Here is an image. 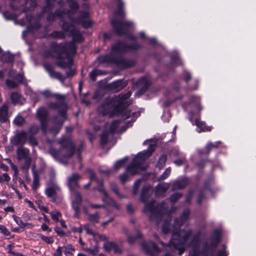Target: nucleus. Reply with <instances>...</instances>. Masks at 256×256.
I'll return each mask as SVG.
<instances>
[{
    "label": "nucleus",
    "mask_w": 256,
    "mask_h": 256,
    "mask_svg": "<svg viewBox=\"0 0 256 256\" xmlns=\"http://www.w3.org/2000/svg\"><path fill=\"white\" fill-rule=\"evenodd\" d=\"M132 92L128 91L125 94H120L114 98H107L103 103L98 107V112L102 115H107L110 114H121V118L126 120L131 118V120L126 122L125 125L120 129L122 132H125L130 126V124L134 122L137 117L136 114L133 112L131 116L130 110L123 112L131 103L128 99L131 96Z\"/></svg>",
    "instance_id": "nucleus-1"
},
{
    "label": "nucleus",
    "mask_w": 256,
    "mask_h": 256,
    "mask_svg": "<svg viewBox=\"0 0 256 256\" xmlns=\"http://www.w3.org/2000/svg\"><path fill=\"white\" fill-rule=\"evenodd\" d=\"M76 46L72 42H52L49 55L57 59L56 65L62 68H68L66 78L72 77L76 74V70L72 68L73 65L72 57L76 54Z\"/></svg>",
    "instance_id": "nucleus-2"
},
{
    "label": "nucleus",
    "mask_w": 256,
    "mask_h": 256,
    "mask_svg": "<svg viewBox=\"0 0 256 256\" xmlns=\"http://www.w3.org/2000/svg\"><path fill=\"white\" fill-rule=\"evenodd\" d=\"M142 46L137 42L132 44H128L123 41L119 40L112 46V54L100 56L97 60L100 64H112L122 68H130L134 66V60L126 58L121 56H116L114 53L121 54L129 50H138Z\"/></svg>",
    "instance_id": "nucleus-3"
},
{
    "label": "nucleus",
    "mask_w": 256,
    "mask_h": 256,
    "mask_svg": "<svg viewBox=\"0 0 256 256\" xmlns=\"http://www.w3.org/2000/svg\"><path fill=\"white\" fill-rule=\"evenodd\" d=\"M150 186L148 185L143 186L141 194L140 200L145 204L143 212L148 214L150 219L152 221H156L158 224L160 222L162 218L166 216L168 219H171L170 214L168 212V206L164 202L156 205V200H152L147 202L150 196L149 192Z\"/></svg>",
    "instance_id": "nucleus-4"
},
{
    "label": "nucleus",
    "mask_w": 256,
    "mask_h": 256,
    "mask_svg": "<svg viewBox=\"0 0 256 256\" xmlns=\"http://www.w3.org/2000/svg\"><path fill=\"white\" fill-rule=\"evenodd\" d=\"M58 144L60 146V150L51 146L48 148V153L60 163L66 164L67 162L64 158L68 159L75 154L76 145L72 139L68 137L62 136L58 140Z\"/></svg>",
    "instance_id": "nucleus-5"
},
{
    "label": "nucleus",
    "mask_w": 256,
    "mask_h": 256,
    "mask_svg": "<svg viewBox=\"0 0 256 256\" xmlns=\"http://www.w3.org/2000/svg\"><path fill=\"white\" fill-rule=\"evenodd\" d=\"M89 14L86 12H80L79 16L76 19L73 18L72 22H64L62 24V30L65 32H70L72 36V42L74 44V42H81L84 40L83 37L80 31L76 30L74 26V23L76 22L79 24H81L84 28H88L90 26L91 23L88 20Z\"/></svg>",
    "instance_id": "nucleus-6"
},
{
    "label": "nucleus",
    "mask_w": 256,
    "mask_h": 256,
    "mask_svg": "<svg viewBox=\"0 0 256 256\" xmlns=\"http://www.w3.org/2000/svg\"><path fill=\"white\" fill-rule=\"evenodd\" d=\"M118 9L114 12L116 16L120 17L114 18L111 20V24L116 34L118 36H126L128 34L130 29L132 26V22L124 19L126 14L124 10V2L122 0H116Z\"/></svg>",
    "instance_id": "nucleus-7"
},
{
    "label": "nucleus",
    "mask_w": 256,
    "mask_h": 256,
    "mask_svg": "<svg viewBox=\"0 0 256 256\" xmlns=\"http://www.w3.org/2000/svg\"><path fill=\"white\" fill-rule=\"evenodd\" d=\"M154 150V146L151 144L146 150L139 152L132 162L126 167V170L131 176L138 174L140 170H144L148 167L146 160L149 158Z\"/></svg>",
    "instance_id": "nucleus-8"
},
{
    "label": "nucleus",
    "mask_w": 256,
    "mask_h": 256,
    "mask_svg": "<svg viewBox=\"0 0 256 256\" xmlns=\"http://www.w3.org/2000/svg\"><path fill=\"white\" fill-rule=\"evenodd\" d=\"M56 0H46V5L44 6L43 12H48L46 18L47 20L50 22H52L56 20V17L59 18L62 22V24L64 22H72L73 17L70 14V10L67 8H63L62 10H57L54 13L49 12V11L52 9L54 7V2Z\"/></svg>",
    "instance_id": "nucleus-9"
},
{
    "label": "nucleus",
    "mask_w": 256,
    "mask_h": 256,
    "mask_svg": "<svg viewBox=\"0 0 256 256\" xmlns=\"http://www.w3.org/2000/svg\"><path fill=\"white\" fill-rule=\"evenodd\" d=\"M36 116L40 122V128L42 132L46 134L47 132L48 125V114L44 108H40L36 111Z\"/></svg>",
    "instance_id": "nucleus-10"
},
{
    "label": "nucleus",
    "mask_w": 256,
    "mask_h": 256,
    "mask_svg": "<svg viewBox=\"0 0 256 256\" xmlns=\"http://www.w3.org/2000/svg\"><path fill=\"white\" fill-rule=\"evenodd\" d=\"M136 85L138 90L136 94L138 96H140L146 92L150 86V82L148 78L143 77L136 82Z\"/></svg>",
    "instance_id": "nucleus-11"
},
{
    "label": "nucleus",
    "mask_w": 256,
    "mask_h": 256,
    "mask_svg": "<svg viewBox=\"0 0 256 256\" xmlns=\"http://www.w3.org/2000/svg\"><path fill=\"white\" fill-rule=\"evenodd\" d=\"M74 196V200L72 202V208L74 211V216L78 218L80 212V206L82 202V197L78 191L71 192Z\"/></svg>",
    "instance_id": "nucleus-12"
},
{
    "label": "nucleus",
    "mask_w": 256,
    "mask_h": 256,
    "mask_svg": "<svg viewBox=\"0 0 256 256\" xmlns=\"http://www.w3.org/2000/svg\"><path fill=\"white\" fill-rule=\"evenodd\" d=\"M28 134V133L24 130L18 132L11 140L12 144L15 146H22L27 141Z\"/></svg>",
    "instance_id": "nucleus-13"
},
{
    "label": "nucleus",
    "mask_w": 256,
    "mask_h": 256,
    "mask_svg": "<svg viewBox=\"0 0 256 256\" xmlns=\"http://www.w3.org/2000/svg\"><path fill=\"white\" fill-rule=\"evenodd\" d=\"M80 178V175L78 174H73L68 178L67 185L70 192L76 191L80 188L78 182Z\"/></svg>",
    "instance_id": "nucleus-14"
},
{
    "label": "nucleus",
    "mask_w": 256,
    "mask_h": 256,
    "mask_svg": "<svg viewBox=\"0 0 256 256\" xmlns=\"http://www.w3.org/2000/svg\"><path fill=\"white\" fill-rule=\"evenodd\" d=\"M44 68L46 71L48 73L50 78H56L62 83L64 82L65 78L62 76L61 73L56 72L54 67L52 64L45 63L44 64Z\"/></svg>",
    "instance_id": "nucleus-15"
},
{
    "label": "nucleus",
    "mask_w": 256,
    "mask_h": 256,
    "mask_svg": "<svg viewBox=\"0 0 256 256\" xmlns=\"http://www.w3.org/2000/svg\"><path fill=\"white\" fill-rule=\"evenodd\" d=\"M127 84L128 83L123 80H118L108 84L107 88L113 92H118L124 88Z\"/></svg>",
    "instance_id": "nucleus-16"
},
{
    "label": "nucleus",
    "mask_w": 256,
    "mask_h": 256,
    "mask_svg": "<svg viewBox=\"0 0 256 256\" xmlns=\"http://www.w3.org/2000/svg\"><path fill=\"white\" fill-rule=\"evenodd\" d=\"M143 249L148 253L150 256H156L154 252H160V250L156 244L153 242H150L148 244L143 242L142 244Z\"/></svg>",
    "instance_id": "nucleus-17"
},
{
    "label": "nucleus",
    "mask_w": 256,
    "mask_h": 256,
    "mask_svg": "<svg viewBox=\"0 0 256 256\" xmlns=\"http://www.w3.org/2000/svg\"><path fill=\"white\" fill-rule=\"evenodd\" d=\"M220 236H221L220 232L219 230H215L213 232L212 234V238H211L212 242L210 244V246L208 244L210 249L213 250L214 254V256H216V254H214V248H211L210 246H212L214 248H216L218 246V243L220 242Z\"/></svg>",
    "instance_id": "nucleus-18"
},
{
    "label": "nucleus",
    "mask_w": 256,
    "mask_h": 256,
    "mask_svg": "<svg viewBox=\"0 0 256 256\" xmlns=\"http://www.w3.org/2000/svg\"><path fill=\"white\" fill-rule=\"evenodd\" d=\"M17 158L18 160H22L30 158V150L28 148L20 146L16 150Z\"/></svg>",
    "instance_id": "nucleus-19"
},
{
    "label": "nucleus",
    "mask_w": 256,
    "mask_h": 256,
    "mask_svg": "<svg viewBox=\"0 0 256 256\" xmlns=\"http://www.w3.org/2000/svg\"><path fill=\"white\" fill-rule=\"evenodd\" d=\"M188 182L189 179L188 178L176 180L172 184V190H176L183 189L188 184Z\"/></svg>",
    "instance_id": "nucleus-20"
},
{
    "label": "nucleus",
    "mask_w": 256,
    "mask_h": 256,
    "mask_svg": "<svg viewBox=\"0 0 256 256\" xmlns=\"http://www.w3.org/2000/svg\"><path fill=\"white\" fill-rule=\"evenodd\" d=\"M8 104L4 103L0 108V122L4 123L8 120Z\"/></svg>",
    "instance_id": "nucleus-21"
},
{
    "label": "nucleus",
    "mask_w": 256,
    "mask_h": 256,
    "mask_svg": "<svg viewBox=\"0 0 256 256\" xmlns=\"http://www.w3.org/2000/svg\"><path fill=\"white\" fill-rule=\"evenodd\" d=\"M169 184L166 183H162L158 184L155 189V194L156 196H161L168 190Z\"/></svg>",
    "instance_id": "nucleus-22"
},
{
    "label": "nucleus",
    "mask_w": 256,
    "mask_h": 256,
    "mask_svg": "<svg viewBox=\"0 0 256 256\" xmlns=\"http://www.w3.org/2000/svg\"><path fill=\"white\" fill-rule=\"evenodd\" d=\"M54 120H56V124L50 128V132L54 134H57L60 131V130L62 126L64 124V120H57V117H54Z\"/></svg>",
    "instance_id": "nucleus-23"
},
{
    "label": "nucleus",
    "mask_w": 256,
    "mask_h": 256,
    "mask_svg": "<svg viewBox=\"0 0 256 256\" xmlns=\"http://www.w3.org/2000/svg\"><path fill=\"white\" fill-rule=\"evenodd\" d=\"M40 94L43 95L45 98H50L54 97L58 100H60L63 99V96L58 94H52L51 91L49 90H46L40 92Z\"/></svg>",
    "instance_id": "nucleus-24"
},
{
    "label": "nucleus",
    "mask_w": 256,
    "mask_h": 256,
    "mask_svg": "<svg viewBox=\"0 0 256 256\" xmlns=\"http://www.w3.org/2000/svg\"><path fill=\"white\" fill-rule=\"evenodd\" d=\"M45 194L46 196L51 198L52 202H55L56 200V193L54 188L49 187L46 189Z\"/></svg>",
    "instance_id": "nucleus-25"
},
{
    "label": "nucleus",
    "mask_w": 256,
    "mask_h": 256,
    "mask_svg": "<svg viewBox=\"0 0 256 256\" xmlns=\"http://www.w3.org/2000/svg\"><path fill=\"white\" fill-rule=\"evenodd\" d=\"M99 248L98 244L96 243L93 248H85L84 246L82 248L84 251L90 254L92 256H96L99 252Z\"/></svg>",
    "instance_id": "nucleus-26"
},
{
    "label": "nucleus",
    "mask_w": 256,
    "mask_h": 256,
    "mask_svg": "<svg viewBox=\"0 0 256 256\" xmlns=\"http://www.w3.org/2000/svg\"><path fill=\"white\" fill-rule=\"evenodd\" d=\"M2 60L6 63H12L14 60V56L10 53H4L2 56Z\"/></svg>",
    "instance_id": "nucleus-27"
},
{
    "label": "nucleus",
    "mask_w": 256,
    "mask_h": 256,
    "mask_svg": "<svg viewBox=\"0 0 256 256\" xmlns=\"http://www.w3.org/2000/svg\"><path fill=\"white\" fill-rule=\"evenodd\" d=\"M109 136L108 132L105 130L102 131L100 135V144L102 146L106 145L108 142V138Z\"/></svg>",
    "instance_id": "nucleus-28"
},
{
    "label": "nucleus",
    "mask_w": 256,
    "mask_h": 256,
    "mask_svg": "<svg viewBox=\"0 0 256 256\" xmlns=\"http://www.w3.org/2000/svg\"><path fill=\"white\" fill-rule=\"evenodd\" d=\"M33 176H34V180L32 184V188L36 190L39 187V176L38 174L34 170H33Z\"/></svg>",
    "instance_id": "nucleus-29"
},
{
    "label": "nucleus",
    "mask_w": 256,
    "mask_h": 256,
    "mask_svg": "<svg viewBox=\"0 0 256 256\" xmlns=\"http://www.w3.org/2000/svg\"><path fill=\"white\" fill-rule=\"evenodd\" d=\"M196 124L202 131H210L211 130L210 126H206L204 122L200 121L198 119L196 120Z\"/></svg>",
    "instance_id": "nucleus-30"
},
{
    "label": "nucleus",
    "mask_w": 256,
    "mask_h": 256,
    "mask_svg": "<svg viewBox=\"0 0 256 256\" xmlns=\"http://www.w3.org/2000/svg\"><path fill=\"white\" fill-rule=\"evenodd\" d=\"M102 200L106 202L107 204L110 205L114 207L115 208L118 209V206L117 204L116 203L114 200L109 197L108 194V197H104Z\"/></svg>",
    "instance_id": "nucleus-31"
},
{
    "label": "nucleus",
    "mask_w": 256,
    "mask_h": 256,
    "mask_svg": "<svg viewBox=\"0 0 256 256\" xmlns=\"http://www.w3.org/2000/svg\"><path fill=\"white\" fill-rule=\"evenodd\" d=\"M142 237V234L138 230L136 232V235L135 236H128V242L130 244H132L134 243L135 240L138 238H140Z\"/></svg>",
    "instance_id": "nucleus-32"
},
{
    "label": "nucleus",
    "mask_w": 256,
    "mask_h": 256,
    "mask_svg": "<svg viewBox=\"0 0 256 256\" xmlns=\"http://www.w3.org/2000/svg\"><path fill=\"white\" fill-rule=\"evenodd\" d=\"M40 130L39 126L35 124H32L29 128L28 130V134H30V136H34L38 134V130Z\"/></svg>",
    "instance_id": "nucleus-33"
},
{
    "label": "nucleus",
    "mask_w": 256,
    "mask_h": 256,
    "mask_svg": "<svg viewBox=\"0 0 256 256\" xmlns=\"http://www.w3.org/2000/svg\"><path fill=\"white\" fill-rule=\"evenodd\" d=\"M102 74L100 70L94 69L89 74V76L92 80L94 82L96 80V76Z\"/></svg>",
    "instance_id": "nucleus-34"
},
{
    "label": "nucleus",
    "mask_w": 256,
    "mask_h": 256,
    "mask_svg": "<svg viewBox=\"0 0 256 256\" xmlns=\"http://www.w3.org/2000/svg\"><path fill=\"white\" fill-rule=\"evenodd\" d=\"M86 172L90 174V180L91 181L94 180L97 184H102V180L97 178L94 172L92 170L90 169H88Z\"/></svg>",
    "instance_id": "nucleus-35"
},
{
    "label": "nucleus",
    "mask_w": 256,
    "mask_h": 256,
    "mask_svg": "<svg viewBox=\"0 0 256 256\" xmlns=\"http://www.w3.org/2000/svg\"><path fill=\"white\" fill-rule=\"evenodd\" d=\"M25 122V119L21 116H18L14 120V123L18 126H22Z\"/></svg>",
    "instance_id": "nucleus-36"
},
{
    "label": "nucleus",
    "mask_w": 256,
    "mask_h": 256,
    "mask_svg": "<svg viewBox=\"0 0 256 256\" xmlns=\"http://www.w3.org/2000/svg\"><path fill=\"white\" fill-rule=\"evenodd\" d=\"M116 242H106L104 244V248L107 252H110L111 250H113V248L114 247Z\"/></svg>",
    "instance_id": "nucleus-37"
},
{
    "label": "nucleus",
    "mask_w": 256,
    "mask_h": 256,
    "mask_svg": "<svg viewBox=\"0 0 256 256\" xmlns=\"http://www.w3.org/2000/svg\"><path fill=\"white\" fill-rule=\"evenodd\" d=\"M142 181V179H138L134 182L132 188V194L134 195L137 194Z\"/></svg>",
    "instance_id": "nucleus-38"
},
{
    "label": "nucleus",
    "mask_w": 256,
    "mask_h": 256,
    "mask_svg": "<svg viewBox=\"0 0 256 256\" xmlns=\"http://www.w3.org/2000/svg\"><path fill=\"white\" fill-rule=\"evenodd\" d=\"M13 218H14V221L16 222V223L20 226V228H25L27 225H28L30 224H29L28 223H25V222H24L22 220V219L15 216V215H14L13 216Z\"/></svg>",
    "instance_id": "nucleus-39"
},
{
    "label": "nucleus",
    "mask_w": 256,
    "mask_h": 256,
    "mask_svg": "<svg viewBox=\"0 0 256 256\" xmlns=\"http://www.w3.org/2000/svg\"><path fill=\"white\" fill-rule=\"evenodd\" d=\"M127 160L128 158H126L116 162L114 165V168L115 170H117L122 166Z\"/></svg>",
    "instance_id": "nucleus-40"
},
{
    "label": "nucleus",
    "mask_w": 256,
    "mask_h": 256,
    "mask_svg": "<svg viewBox=\"0 0 256 256\" xmlns=\"http://www.w3.org/2000/svg\"><path fill=\"white\" fill-rule=\"evenodd\" d=\"M171 172L170 168H167L163 174L158 178V180L162 181L166 179L170 174Z\"/></svg>",
    "instance_id": "nucleus-41"
},
{
    "label": "nucleus",
    "mask_w": 256,
    "mask_h": 256,
    "mask_svg": "<svg viewBox=\"0 0 256 256\" xmlns=\"http://www.w3.org/2000/svg\"><path fill=\"white\" fill-rule=\"evenodd\" d=\"M53 38H64V32L60 31H54L50 34V35Z\"/></svg>",
    "instance_id": "nucleus-42"
},
{
    "label": "nucleus",
    "mask_w": 256,
    "mask_h": 256,
    "mask_svg": "<svg viewBox=\"0 0 256 256\" xmlns=\"http://www.w3.org/2000/svg\"><path fill=\"white\" fill-rule=\"evenodd\" d=\"M98 185L97 188H94V190H97L99 192H102L104 195V196L108 197V193L107 192L104 190V188L103 186V180H102V184L99 183L98 184Z\"/></svg>",
    "instance_id": "nucleus-43"
},
{
    "label": "nucleus",
    "mask_w": 256,
    "mask_h": 256,
    "mask_svg": "<svg viewBox=\"0 0 256 256\" xmlns=\"http://www.w3.org/2000/svg\"><path fill=\"white\" fill-rule=\"evenodd\" d=\"M182 196V194L180 192L175 193L170 196V200L171 202L175 203Z\"/></svg>",
    "instance_id": "nucleus-44"
},
{
    "label": "nucleus",
    "mask_w": 256,
    "mask_h": 256,
    "mask_svg": "<svg viewBox=\"0 0 256 256\" xmlns=\"http://www.w3.org/2000/svg\"><path fill=\"white\" fill-rule=\"evenodd\" d=\"M84 143L83 142H81L80 146H78V148H76V151L75 152H76L78 153V158L80 160H81L82 159V156L81 154L83 151L84 148Z\"/></svg>",
    "instance_id": "nucleus-45"
},
{
    "label": "nucleus",
    "mask_w": 256,
    "mask_h": 256,
    "mask_svg": "<svg viewBox=\"0 0 256 256\" xmlns=\"http://www.w3.org/2000/svg\"><path fill=\"white\" fill-rule=\"evenodd\" d=\"M89 220L92 222L98 223L100 216L98 212L94 214H90L88 215Z\"/></svg>",
    "instance_id": "nucleus-46"
},
{
    "label": "nucleus",
    "mask_w": 256,
    "mask_h": 256,
    "mask_svg": "<svg viewBox=\"0 0 256 256\" xmlns=\"http://www.w3.org/2000/svg\"><path fill=\"white\" fill-rule=\"evenodd\" d=\"M120 122L118 120L114 121L110 126V131L111 134H114Z\"/></svg>",
    "instance_id": "nucleus-47"
},
{
    "label": "nucleus",
    "mask_w": 256,
    "mask_h": 256,
    "mask_svg": "<svg viewBox=\"0 0 256 256\" xmlns=\"http://www.w3.org/2000/svg\"><path fill=\"white\" fill-rule=\"evenodd\" d=\"M24 165L22 166V168L23 170H28L30 166V164L32 162V159L30 157L29 158L24 159Z\"/></svg>",
    "instance_id": "nucleus-48"
},
{
    "label": "nucleus",
    "mask_w": 256,
    "mask_h": 256,
    "mask_svg": "<svg viewBox=\"0 0 256 256\" xmlns=\"http://www.w3.org/2000/svg\"><path fill=\"white\" fill-rule=\"evenodd\" d=\"M11 100L14 104H16L20 98V95L16 92H12L10 96Z\"/></svg>",
    "instance_id": "nucleus-49"
},
{
    "label": "nucleus",
    "mask_w": 256,
    "mask_h": 256,
    "mask_svg": "<svg viewBox=\"0 0 256 256\" xmlns=\"http://www.w3.org/2000/svg\"><path fill=\"white\" fill-rule=\"evenodd\" d=\"M40 238L48 244H52L54 240L52 236H46L42 234H40Z\"/></svg>",
    "instance_id": "nucleus-50"
},
{
    "label": "nucleus",
    "mask_w": 256,
    "mask_h": 256,
    "mask_svg": "<svg viewBox=\"0 0 256 256\" xmlns=\"http://www.w3.org/2000/svg\"><path fill=\"white\" fill-rule=\"evenodd\" d=\"M3 16L6 20H14L16 18L15 14L9 11L4 12H3Z\"/></svg>",
    "instance_id": "nucleus-51"
},
{
    "label": "nucleus",
    "mask_w": 256,
    "mask_h": 256,
    "mask_svg": "<svg viewBox=\"0 0 256 256\" xmlns=\"http://www.w3.org/2000/svg\"><path fill=\"white\" fill-rule=\"evenodd\" d=\"M6 85L10 88H16L18 86V83L14 80H12L8 79L6 80Z\"/></svg>",
    "instance_id": "nucleus-52"
},
{
    "label": "nucleus",
    "mask_w": 256,
    "mask_h": 256,
    "mask_svg": "<svg viewBox=\"0 0 256 256\" xmlns=\"http://www.w3.org/2000/svg\"><path fill=\"white\" fill-rule=\"evenodd\" d=\"M36 203L40 210H43L46 213H48V208L42 205V202L41 200L36 201Z\"/></svg>",
    "instance_id": "nucleus-53"
},
{
    "label": "nucleus",
    "mask_w": 256,
    "mask_h": 256,
    "mask_svg": "<svg viewBox=\"0 0 256 256\" xmlns=\"http://www.w3.org/2000/svg\"><path fill=\"white\" fill-rule=\"evenodd\" d=\"M50 214L52 219L56 222H58V217L61 216L60 212L58 211H55L54 212H52Z\"/></svg>",
    "instance_id": "nucleus-54"
},
{
    "label": "nucleus",
    "mask_w": 256,
    "mask_h": 256,
    "mask_svg": "<svg viewBox=\"0 0 256 256\" xmlns=\"http://www.w3.org/2000/svg\"><path fill=\"white\" fill-rule=\"evenodd\" d=\"M186 162L185 157H182L180 159H178L174 161V163L177 166H180L184 164Z\"/></svg>",
    "instance_id": "nucleus-55"
},
{
    "label": "nucleus",
    "mask_w": 256,
    "mask_h": 256,
    "mask_svg": "<svg viewBox=\"0 0 256 256\" xmlns=\"http://www.w3.org/2000/svg\"><path fill=\"white\" fill-rule=\"evenodd\" d=\"M0 232L5 236H9L10 232L4 225L0 224Z\"/></svg>",
    "instance_id": "nucleus-56"
},
{
    "label": "nucleus",
    "mask_w": 256,
    "mask_h": 256,
    "mask_svg": "<svg viewBox=\"0 0 256 256\" xmlns=\"http://www.w3.org/2000/svg\"><path fill=\"white\" fill-rule=\"evenodd\" d=\"M120 180L122 184H124L128 178V173L125 172L119 176Z\"/></svg>",
    "instance_id": "nucleus-57"
},
{
    "label": "nucleus",
    "mask_w": 256,
    "mask_h": 256,
    "mask_svg": "<svg viewBox=\"0 0 256 256\" xmlns=\"http://www.w3.org/2000/svg\"><path fill=\"white\" fill-rule=\"evenodd\" d=\"M28 140L30 144L33 146L38 145V142L33 136H29Z\"/></svg>",
    "instance_id": "nucleus-58"
},
{
    "label": "nucleus",
    "mask_w": 256,
    "mask_h": 256,
    "mask_svg": "<svg viewBox=\"0 0 256 256\" xmlns=\"http://www.w3.org/2000/svg\"><path fill=\"white\" fill-rule=\"evenodd\" d=\"M14 78V80L19 83H22L24 79V76L20 74H16Z\"/></svg>",
    "instance_id": "nucleus-59"
},
{
    "label": "nucleus",
    "mask_w": 256,
    "mask_h": 256,
    "mask_svg": "<svg viewBox=\"0 0 256 256\" xmlns=\"http://www.w3.org/2000/svg\"><path fill=\"white\" fill-rule=\"evenodd\" d=\"M172 62L176 65H180L181 64L180 60L178 55L174 56L172 58Z\"/></svg>",
    "instance_id": "nucleus-60"
},
{
    "label": "nucleus",
    "mask_w": 256,
    "mask_h": 256,
    "mask_svg": "<svg viewBox=\"0 0 256 256\" xmlns=\"http://www.w3.org/2000/svg\"><path fill=\"white\" fill-rule=\"evenodd\" d=\"M70 7L74 10H77L78 8V5L76 2L74 0H70L68 2Z\"/></svg>",
    "instance_id": "nucleus-61"
},
{
    "label": "nucleus",
    "mask_w": 256,
    "mask_h": 256,
    "mask_svg": "<svg viewBox=\"0 0 256 256\" xmlns=\"http://www.w3.org/2000/svg\"><path fill=\"white\" fill-rule=\"evenodd\" d=\"M110 187L112 191L118 196H120L116 184L114 183H110Z\"/></svg>",
    "instance_id": "nucleus-62"
},
{
    "label": "nucleus",
    "mask_w": 256,
    "mask_h": 256,
    "mask_svg": "<svg viewBox=\"0 0 256 256\" xmlns=\"http://www.w3.org/2000/svg\"><path fill=\"white\" fill-rule=\"evenodd\" d=\"M184 80L188 82L192 79V76L188 72H184Z\"/></svg>",
    "instance_id": "nucleus-63"
},
{
    "label": "nucleus",
    "mask_w": 256,
    "mask_h": 256,
    "mask_svg": "<svg viewBox=\"0 0 256 256\" xmlns=\"http://www.w3.org/2000/svg\"><path fill=\"white\" fill-rule=\"evenodd\" d=\"M113 250L116 254H122V250L118 246L116 243L113 248Z\"/></svg>",
    "instance_id": "nucleus-64"
}]
</instances>
